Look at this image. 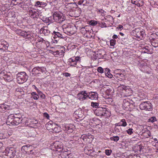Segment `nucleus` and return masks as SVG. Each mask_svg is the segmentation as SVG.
I'll return each instance as SVG.
<instances>
[{"label":"nucleus","instance_id":"f257e3e1","mask_svg":"<svg viewBox=\"0 0 158 158\" xmlns=\"http://www.w3.org/2000/svg\"><path fill=\"white\" fill-rule=\"evenodd\" d=\"M28 77V76L25 72H20L17 75V81L18 83L22 84L27 81Z\"/></svg>","mask_w":158,"mask_h":158},{"label":"nucleus","instance_id":"f03ea898","mask_svg":"<svg viewBox=\"0 0 158 158\" xmlns=\"http://www.w3.org/2000/svg\"><path fill=\"white\" fill-rule=\"evenodd\" d=\"M0 78L1 79H4L8 82H9L13 80L12 77L10 75V74L7 73L5 71H2L0 73Z\"/></svg>","mask_w":158,"mask_h":158},{"label":"nucleus","instance_id":"7ed1b4c3","mask_svg":"<svg viewBox=\"0 0 158 158\" xmlns=\"http://www.w3.org/2000/svg\"><path fill=\"white\" fill-rule=\"evenodd\" d=\"M81 57L79 56H73L69 59V64L70 66H76L77 63H80L81 61Z\"/></svg>","mask_w":158,"mask_h":158},{"label":"nucleus","instance_id":"20e7f679","mask_svg":"<svg viewBox=\"0 0 158 158\" xmlns=\"http://www.w3.org/2000/svg\"><path fill=\"white\" fill-rule=\"evenodd\" d=\"M132 33L138 39H142L144 34V31L139 28H135L132 31Z\"/></svg>","mask_w":158,"mask_h":158},{"label":"nucleus","instance_id":"39448f33","mask_svg":"<svg viewBox=\"0 0 158 158\" xmlns=\"http://www.w3.org/2000/svg\"><path fill=\"white\" fill-rule=\"evenodd\" d=\"M16 150L13 148H7L5 150V155L8 158H12L15 157Z\"/></svg>","mask_w":158,"mask_h":158},{"label":"nucleus","instance_id":"423d86ee","mask_svg":"<svg viewBox=\"0 0 158 158\" xmlns=\"http://www.w3.org/2000/svg\"><path fill=\"white\" fill-rule=\"evenodd\" d=\"M114 76L116 78H119L118 80H121L120 79L124 77L125 75V70L123 69H117L114 71Z\"/></svg>","mask_w":158,"mask_h":158},{"label":"nucleus","instance_id":"0eeeda50","mask_svg":"<svg viewBox=\"0 0 158 158\" xmlns=\"http://www.w3.org/2000/svg\"><path fill=\"white\" fill-rule=\"evenodd\" d=\"M45 69L43 67H35L32 70V73L35 76H39V74L41 73H43L45 71Z\"/></svg>","mask_w":158,"mask_h":158},{"label":"nucleus","instance_id":"6e6552de","mask_svg":"<svg viewBox=\"0 0 158 158\" xmlns=\"http://www.w3.org/2000/svg\"><path fill=\"white\" fill-rule=\"evenodd\" d=\"M75 128L74 125L69 124L64 125L63 127V129L67 133L69 134L72 133L73 131Z\"/></svg>","mask_w":158,"mask_h":158},{"label":"nucleus","instance_id":"1a4fd4ad","mask_svg":"<svg viewBox=\"0 0 158 158\" xmlns=\"http://www.w3.org/2000/svg\"><path fill=\"white\" fill-rule=\"evenodd\" d=\"M78 99L80 101H83L88 98V94L86 91H82L77 95Z\"/></svg>","mask_w":158,"mask_h":158},{"label":"nucleus","instance_id":"9d476101","mask_svg":"<svg viewBox=\"0 0 158 158\" xmlns=\"http://www.w3.org/2000/svg\"><path fill=\"white\" fill-rule=\"evenodd\" d=\"M9 44L8 43L4 40L0 41V49L3 52L5 51L8 49Z\"/></svg>","mask_w":158,"mask_h":158},{"label":"nucleus","instance_id":"9b49d317","mask_svg":"<svg viewBox=\"0 0 158 158\" xmlns=\"http://www.w3.org/2000/svg\"><path fill=\"white\" fill-rule=\"evenodd\" d=\"M15 33L23 37H29V32L23 31L20 29L17 30L15 31Z\"/></svg>","mask_w":158,"mask_h":158},{"label":"nucleus","instance_id":"f8f14e48","mask_svg":"<svg viewBox=\"0 0 158 158\" xmlns=\"http://www.w3.org/2000/svg\"><path fill=\"white\" fill-rule=\"evenodd\" d=\"M54 145L56 151H60L63 149V144L61 142L59 141L55 142L54 143Z\"/></svg>","mask_w":158,"mask_h":158},{"label":"nucleus","instance_id":"ddd939ff","mask_svg":"<svg viewBox=\"0 0 158 158\" xmlns=\"http://www.w3.org/2000/svg\"><path fill=\"white\" fill-rule=\"evenodd\" d=\"M33 148V146L31 145H26L22 147L21 151L24 153L29 154L30 149H32Z\"/></svg>","mask_w":158,"mask_h":158},{"label":"nucleus","instance_id":"4468645a","mask_svg":"<svg viewBox=\"0 0 158 158\" xmlns=\"http://www.w3.org/2000/svg\"><path fill=\"white\" fill-rule=\"evenodd\" d=\"M10 109H11V107L9 105L5 104H1L0 105V112H4L6 110Z\"/></svg>","mask_w":158,"mask_h":158},{"label":"nucleus","instance_id":"2eb2a0df","mask_svg":"<svg viewBox=\"0 0 158 158\" xmlns=\"http://www.w3.org/2000/svg\"><path fill=\"white\" fill-rule=\"evenodd\" d=\"M14 117V115L13 114H11L8 116L6 121V124L8 125H13Z\"/></svg>","mask_w":158,"mask_h":158},{"label":"nucleus","instance_id":"dca6fc26","mask_svg":"<svg viewBox=\"0 0 158 158\" xmlns=\"http://www.w3.org/2000/svg\"><path fill=\"white\" fill-rule=\"evenodd\" d=\"M88 98L91 100H96L98 98V94L96 92H90L88 94Z\"/></svg>","mask_w":158,"mask_h":158},{"label":"nucleus","instance_id":"f3484780","mask_svg":"<svg viewBox=\"0 0 158 158\" xmlns=\"http://www.w3.org/2000/svg\"><path fill=\"white\" fill-rule=\"evenodd\" d=\"M40 33L44 34L45 35H48L50 33V31L47 29V27H44L42 28L40 30Z\"/></svg>","mask_w":158,"mask_h":158},{"label":"nucleus","instance_id":"a211bd4d","mask_svg":"<svg viewBox=\"0 0 158 158\" xmlns=\"http://www.w3.org/2000/svg\"><path fill=\"white\" fill-rule=\"evenodd\" d=\"M53 38L55 39L57 37L59 38H60L62 39H64V35L62 34H61L60 32H56L55 31H54L53 32Z\"/></svg>","mask_w":158,"mask_h":158},{"label":"nucleus","instance_id":"6ab92c4d","mask_svg":"<svg viewBox=\"0 0 158 158\" xmlns=\"http://www.w3.org/2000/svg\"><path fill=\"white\" fill-rule=\"evenodd\" d=\"M39 12L37 11L31 10L29 11V15L34 19L37 18L39 16Z\"/></svg>","mask_w":158,"mask_h":158},{"label":"nucleus","instance_id":"aec40b11","mask_svg":"<svg viewBox=\"0 0 158 158\" xmlns=\"http://www.w3.org/2000/svg\"><path fill=\"white\" fill-rule=\"evenodd\" d=\"M103 108L100 107L95 110L94 113L98 116H102V113Z\"/></svg>","mask_w":158,"mask_h":158},{"label":"nucleus","instance_id":"412c9836","mask_svg":"<svg viewBox=\"0 0 158 158\" xmlns=\"http://www.w3.org/2000/svg\"><path fill=\"white\" fill-rule=\"evenodd\" d=\"M22 118L19 117H16L14 115L13 125H18L21 123Z\"/></svg>","mask_w":158,"mask_h":158},{"label":"nucleus","instance_id":"4be33fe9","mask_svg":"<svg viewBox=\"0 0 158 158\" xmlns=\"http://www.w3.org/2000/svg\"><path fill=\"white\" fill-rule=\"evenodd\" d=\"M78 5H82L83 6L87 5L89 3V0H74Z\"/></svg>","mask_w":158,"mask_h":158},{"label":"nucleus","instance_id":"5701e85b","mask_svg":"<svg viewBox=\"0 0 158 158\" xmlns=\"http://www.w3.org/2000/svg\"><path fill=\"white\" fill-rule=\"evenodd\" d=\"M15 94L17 95L20 96L24 94V92L22 88L18 87L16 89Z\"/></svg>","mask_w":158,"mask_h":158},{"label":"nucleus","instance_id":"b1692460","mask_svg":"<svg viewBox=\"0 0 158 158\" xmlns=\"http://www.w3.org/2000/svg\"><path fill=\"white\" fill-rule=\"evenodd\" d=\"M148 104V102H143L140 105L139 108L141 110H147L148 109L147 108Z\"/></svg>","mask_w":158,"mask_h":158},{"label":"nucleus","instance_id":"393cba45","mask_svg":"<svg viewBox=\"0 0 158 158\" xmlns=\"http://www.w3.org/2000/svg\"><path fill=\"white\" fill-rule=\"evenodd\" d=\"M131 2L132 3L138 6H140L143 5V0H131Z\"/></svg>","mask_w":158,"mask_h":158},{"label":"nucleus","instance_id":"a878e982","mask_svg":"<svg viewBox=\"0 0 158 158\" xmlns=\"http://www.w3.org/2000/svg\"><path fill=\"white\" fill-rule=\"evenodd\" d=\"M53 17L55 21H57L61 18V16L58 13L56 12L54 13Z\"/></svg>","mask_w":158,"mask_h":158},{"label":"nucleus","instance_id":"bb28decb","mask_svg":"<svg viewBox=\"0 0 158 158\" xmlns=\"http://www.w3.org/2000/svg\"><path fill=\"white\" fill-rule=\"evenodd\" d=\"M89 137V136H88L86 135H82L81 137V139H82L85 142L89 143L90 142Z\"/></svg>","mask_w":158,"mask_h":158},{"label":"nucleus","instance_id":"cd10ccee","mask_svg":"<svg viewBox=\"0 0 158 158\" xmlns=\"http://www.w3.org/2000/svg\"><path fill=\"white\" fill-rule=\"evenodd\" d=\"M102 116H105L106 117L110 116V112L105 108H103L102 113Z\"/></svg>","mask_w":158,"mask_h":158},{"label":"nucleus","instance_id":"c85d7f7f","mask_svg":"<svg viewBox=\"0 0 158 158\" xmlns=\"http://www.w3.org/2000/svg\"><path fill=\"white\" fill-rule=\"evenodd\" d=\"M69 155L67 152L65 151L61 152L60 155L62 158H69Z\"/></svg>","mask_w":158,"mask_h":158},{"label":"nucleus","instance_id":"c756f323","mask_svg":"<svg viewBox=\"0 0 158 158\" xmlns=\"http://www.w3.org/2000/svg\"><path fill=\"white\" fill-rule=\"evenodd\" d=\"M104 72L105 75L108 77L111 78L112 77L113 75L110 73V70L109 69H106Z\"/></svg>","mask_w":158,"mask_h":158},{"label":"nucleus","instance_id":"7c9ffc66","mask_svg":"<svg viewBox=\"0 0 158 158\" xmlns=\"http://www.w3.org/2000/svg\"><path fill=\"white\" fill-rule=\"evenodd\" d=\"M121 122L122 123V124H120V123H118L116 124L115 125L116 126H123V127H126L127 126V124L125 120V119H123L121 120Z\"/></svg>","mask_w":158,"mask_h":158},{"label":"nucleus","instance_id":"2f4dec72","mask_svg":"<svg viewBox=\"0 0 158 158\" xmlns=\"http://www.w3.org/2000/svg\"><path fill=\"white\" fill-rule=\"evenodd\" d=\"M53 126L54 127L53 128V129L52 131L54 132L58 133L60 131V127L56 124H54Z\"/></svg>","mask_w":158,"mask_h":158},{"label":"nucleus","instance_id":"473e14b6","mask_svg":"<svg viewBox=\"0 0 158 158\" xmlns=\"http://www.w3.org/2000/svg\"><path fill=\"white\" fill-rule=\"evenodd\" d=\"M54 124H55V123H53L52 122H51L48 123L46 125V127L47 128H48L52 130L53 129V128L54 127Z\"/></svg>","mask_w":158,"mask_h":158},{"label":"nucleus","instance_id":"72a5a7b5","mask_svg":"<svg viewBox=\"0 0 158 158\" xmlns=\"http://www.w3.org/2000/svg\"><path fill=\"white\" fill-rule=\"evenodd\" d=\"M31 98H32L35 100H38L39 97L37 94L35 92H32L31 94Z\"/></svg>","mask_w":158,"mask_h":158},{"label":"nucleus","instance_id":"f704fd0d","mask_svg":"<svg viewBox=\"0 0 158 158\" xmlns=\"http://www.w3.org/2000/svg\"><path fill=\"white\" fill-rule=\"evenodd\" d=\"M97 11L98 13L100 14L103 16H105L106 15V12L102 9L99 10L98 9Z\"/></svg>","mask_w":158,"mask_h":158},{"label":"nucleus","instance_id":"c9c22d12","mask_svg":"<svg viewBox=\"0 0 158 158\" xmlns=\"http://www.w3.org/2000/svg\"><path fill=\"white\" fill-rule=\"evenodd\" d=\"M152 140V139H150V140H149V142L150 143H152V145L153 146H154L156 148H157V147H158V145L157 144L158 143V141H157V142L155 143V142H153V141Z\"/></svg>","mask_w":158,"mask_h":158},{"label":"nucleus","instance_id":"e433bc0d","mask_svg":"<svg viewBox=\"0 0 158 158\" xmlns=\"http://www.w3.org/2000/svg\"><path fill=\"white\" fill-rule=\"evenodd\" d=\"M91 106L93 107V108H97L100 107V106H99V104L96 102H92L91 103Z\"/></svg>","mask_w":158,"mask_h":158},{"label":"nucleus","instance_id":"4c0bfd02","mask_svg":"<svg viewBox=\"0 0 158 158\" xmlns=\"http://www.w3.org/2000/svg\"><path fill=\"white\" fill-rule=\"evenodd\" d=\"M46 3L42 2H37L35 4V6L38 7H41V6H45Z\"/></svg>","mask_w":158,"mask_h":158},{"label":"nucleus","instance_id":"58836bf2","mask_svg":"<svg viewBox=\"0 0 158 158\" xmlns=\"http://www.w3.org/2000/svg\"><path fill=\"white\" fill-rule=\"evenodd\" d=\"M15 158H20L21 156V153L19 152H16V151L15 153Z\"/></svg>","mask_w":158,"mask_h":158},{"label":"nucleus","instance_id":"ea45409f","mask_svg":"<svg viewBox=\"0 0 158 158\" xmlns=\"http://www.w3.org/2000/svg\"><path fill=\"white\" fill-rule=\"evenodd\" d=\"M105 19L110 22H112L113 20V17L110 15H108L106 16Z\"/></svg>","mask_w":158,"mask_h":158},{"label":"nucleus","instance_id":"a19ab883","mask_svg":"<svg viewBox=\"0 0 158 158\" xmlns=\"http://www.w3.org/2000/svg\"><path fill=\"white\" fill-rule=\"evenodd\" d=\"M157 121V119L155 117L153 116L149 119V123L151 122L153 123Z\"/></svg>","mask_w":158,"mask_h":158},{"label":"nucleus","instance_id":"79ce46f5","mask_svg":"<svg viewBox=\"0 0 158 158\" xmlns=\"http://www.w3.org/2000/svg\"><path fill=\"white\" fill-rule=\"evenodd\" d=\"M111 140L117 142L119 139V137L118 136H113L110 138Z\"/></svg>","mask_w":158,"mask_h":158},{"label":"nucleus","instance_id":"37998d69","mask_svg":"<svg viewBox=\"0 0 158 158\" xmlns=\"http://www.w3.org/2000/svg\"><path fill=\"white\" fill-rule=\"evenodd\" d=\"M98 24L102 28L107 27L106 24L104 22H100Z\"/></svg>","mask_w":158,"mask_h":158},{"label":"nucleus","instance_id":"c03bdc74","mask_svg":"<svg viewBox=\"0 0 158 158\" xmlns=\"http://www.w3.org/2000/svg\"><path fill=\"white\" fill-rule=\"evenodd\" d=\"M39 42H41L43 43H45L46 44V45H47L48 44H49V42L48 41H46L44 39L41 38H40L39 40Z\"/></svg>","mask_w":158,"mask_h":158},{"label":"nucleus","instance_id":"a18cd8bd","mask_svg":"<svg viewBox=\"0 0 158 158\" xmlns=\"http://www.w3.org/2000/svg\"><path fill=\"white\" fill-rule=\"evenodd\" d=\"M151 44L155 48L158 46V43H156L155 40L152 41Z\"/></svg>","mask_w":158,"mask_h":158},{"label":"nucleus","instance_id":"49530a36","mask_svg":"<svg viewBox=\"0 0 158 158\" xmlns=\"http://www.w3.org/2000/svg\"><path fill=\"white\" fill-rule=\"evenodd\" d=\"M97 70L98 72L101 73H103L104 72V70L101 67H98L97 68Z\"/></svg>","mask_w":158,"mask_h":158},{"label":"nucleus","instance_id":"de8ad7c7","mask_svg":"<svg viewBox=\"0 0 158 158\" xmlns=\"http://www.w3.org/2000/svg\"><path fill=\"white\" fill-rule=\"evenodd\" d=\"M112 152L111 150L106 149L105 150V153L107 156H109Z\"/></svg>","mask_w":158,"mask_h":158},{"label":"nucleus","instance_id":"09e8293b","mask_svg":"<svg viewBox=\"0 0 158 158\" xmlns=\"http://www.w3.org/2000/svg\"><path fill=\"white\" fill-rule=\"evenodd\" d=\"M110 45L111 46H114L115 44L116 40H110Z\"/></svg>","mask_w":158,"mask_h":158},{"label":"nucleus","instance_id":"8fccbe9b","mask_svg":"<svg viewBox=\"0 0 158 158\" xmlns=\"http://www.w3.org/2000/svg\"><path fill=\"white\" fill-rule=\"evenodd\" d=\"M133 130L132 128H129L128 130H127L126 131L129 135H131L133 133Z\"/></svg>","mask_w":158,"mask_h":158},{"label":"nucleus","instance_id":"3c124183","mask_svg":"<svg viewBox=\"0 0 158 158\" xmlns=\"http://www.w3.org/2000/svg\"><path fill=\"white\" fill-rule=\"evenodd\" d=\"M52 53L54 55H61V54H60V52L59 51H52Z\"/></svg>","mask_w":158,"mask_h":158},{"label":"nucleus","instance_id":"603ef678","mask_svg":"<svg viewBox=\"0 0 158 158\" xmlns=\"http://www.w3.org/2000/svg\"><path fill=\"white\" fill-rule=\"evenodd\" d=\"M90 25L94 26L96 25L97 23V22L95 21H91L90 22Z\"/></svg>","mask_w":158,"mask_h":158},{"label":"nucleus","instance_id":"864d4df0","mask_svg":"<svg viewBox=\"0 0 158 158\" xmlns=\"http://www.w3.org/2000/svg\"><path fill=\"white\" fill-rule=\"evenodd\" d=\"M39 95L42 98L44 99L45 98V95L42 92L40 93V94Z\"/></svg>","mask_w":158,"mask_h":158},{"label":"nucleus","instance_id":"5fc2aeb1","mask_svg":"<svg viewBox=\"0 0 158 158\" xmlns=\"http://www.w3.org/2000/svg\"><path fill=\"white\" fill-rule=\"evenodd\" d=\"M152 110V105L151 103H149V111H151Z\"/></svg>","mask_w":158,"mask_h":158},{"label":"nucleus","instance_id":"6e6d98bb","mask_svg":"<svg viewBox=\"0 0 158 158\" xmlns=\"http://www.w3.org/2000/svg\"><path fill=\"white\" fill-rule=\"evenodd\" d=\"M44 116L47 118L48 119L49 117V114L47 113H44Z\"/></svg>","mask_w":158,"mask_h":158},{"label":"nucleus","instance_id":"4d7b16f0","mask_svg":"<svg viewBox=\"0 0 158 158\" xmlns=\"http://www.w3.org/2000/svg\"><path fill=\"white\" fill-rule=\"evenodd\" d=\"M64 75L65 77H70L71 74L68 73H64Z\"/></svg>","mask_w":158,"mask_h":158},{"label":"nucleus","instance_id":"13d9d810","mask_svg":"<svg viewBox=\"0 0 158 158\" xmlns=\"http://www.w3.org/2000/svg\"><path fill=\"white\" fill-rule=\"evenodd\" d=\"M123 27L122 25H119L117 27V29L119 30L121 29H123Z\"/></svg>","mask_w":158,"mask_h":158},{"label":"nucleus","instance_id":"bf43d9fd","mask_svg":"<svg viewBox=\"0 0 158 158\" xmlns=\"http://www.w3.org/2000/svg\"><path fill=\"white\" fill-rule=\"evenodd\" d=\"M33 148L32 149H30L29 151V154H33Z\"/></svg>","mask_w":158,"mask_h":158},{"label":"nucleus","instance_id":"052dcab7","mask_svg":"<svg viewBox=\"0 0 158 158\" xmlns=\"http://www.w3.org/2000/svg\"><path fill=\"white\" fill-rule=\"evenodd\" d=\"M104 156H106L105 155H99L98 156V158H104Z\"/></svg>","mask_w":158,"mask_h":158},{"label":"nucleus","instance_id":"680f3d73","mask_svg":"<svg viewBox=\"0 0 158 158\" xmlns=\"http://www.w3.org/2000/svg\"><path fill=\"white\" fill-rule=\"evenodd\" d=\"M112 37H113V39H116L118 38V36H117V35H113Z\"/></svg>","mask_w":158,"mask_h":158},{"label":"nucleus","instance_id":"e2e57ef3","mask_svg":"<svg viewBox=\"0 0 158 158\" xmlns=\"http://www.w3.org/2000/svg\"><path fill=\"white\" fill-rule=\"evenodd\" d=\"M38 93V94L39 95L40 94V93H41L42 92L40 90H39V89H37L36 90Z\"/></svg>","mask_w":158,"mask_h":158},{"label":"nucleus","instance_id":"0e129e2a","mask_svg":"<svg viewBox=\"0 0 158 158\" xmlns=\"http://www.w3.org/2000/svg\"><path fill=\"white\" fill-rule=\"evenodd\" d=\"M68 28H67V31H68V32H69V33H70V34H73V32L72 31H68Z\"/></svg>","mask_w":158,"mask_h":158},{"label":"nucleus","instance_id":"69168bd1","mask_svg":"<svg viewBox=\"0 0 158 158\" xmlns=\"http://www.w3.org/2000/svg\"><path fill=\"white\" fill-rule=\"evenodd\" d=\"M33 87L36 90L38 89L34 85H33Z\"/></svg>","mask_w":158,"mask_h":158},{"label":"nucleus","instance_id":"338daca9","mask_svg":"<svg viewBox=\"0 0 158 158\" xmlns=\"http://www.w3.org/2000/svg\"><path fill=\"white\" fill-rule=\"evenodd\" d=\"M154 141H153V142H157V139L156 138H155L154 139H153Z\"/></svg>","mask_w":158,"mask_h":158},{"label":"nucleus","instance_id":"774afa93","mask_svg":"<svg viewBox=\"0 0 158 158\" xmlns=\"http://www.w3.org/2000/svg\"><path fill=\"white\" fill-rule=\"evenodd\" d=\"M53 42L54 43L57 42V40H54L53 41Z\"/></svg>","mask_w":158,"mask_h":158}]
</instances>
